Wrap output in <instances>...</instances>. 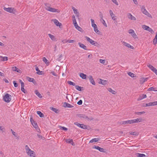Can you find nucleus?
<instances>
[{
  "instance_id": "obj_27",
  "label": "nucleus",
  "mask_w": 157,
  "mask_h": 157,
  "mask_svg": "<svg viewBox=\"0 0 157 157\" xmlns=\"http://www.w3.org/2000/svg\"><path fill=\"white\" fill-rule=\"evenodd\" d=\"M107 90L108 91H109L112 94H116V92H115V91L112 90L111 88H108L107 89Z\"/></svg>"
},
{
  "instance_id": "obj_24",
  "label": "nucleus",
  "mask_w": 157,
  "mask_h": 157,
  "mask_svg": "<svg viewBox=\"0 0 157 157\" xmlns=\"http://www.w3.org/2000/svg\"><path fill=\"white\" fill-rule=\"evenodd\" d=\"M153 44L155 45L157 43V32L156 33V35L155 37V38L153 39Z\"/></svg>"
},
{
  "instance_id": "obj_2",
  "label": "nucleus",
  "mask_w": 157,
  "mask_h": 157,
  "mask_svg": "<svg viewBox=\"0 0 157 157\" xmlns=\"http://www.w3.org/2000/svg\"><path fill=\"white\" fill-rule=\"evenodd\" d=\"M141 11L144 14L147 15L148 17H149L151 18H152V16L146 10L145 7L144 6H141Z\"/></svg>"
},
{
  "instance_id": "obj_43",
  "label": "nucleus",
  "mask_w": 157,
  "mask_h": 157,
  "mask_svg": "<svg viewBox=\"0 0 157 157\" xmlns=\"http://www.w3.org/2000/svg\"><path fill=\"white\" fill-rule=\"evenodd\" d=\"M147 31L151 33H154L153 30L151 28L149 27Z\"/></svg>"
},
{
  "instance_id": "obj_21",
  "label": "nucleus",
  "mask_w": 157,
  "mask_h": 157,
  "mask_svg": "<svg viewBox=\"0 0 157 157\" xmlns=\"http://www.w3.org/2000/svg\"><path fill=\"white\" fill-rule=\"evenodd\" d=\"M31 124L35 128H38V127L37 123L35 121H33Z\"/></svg>"
},
{
  "instance_id": "obj_64",
  "label": "nucleus",
  "mask_w": 157,
  "mask_h": 157,
  "mask_svg": "<svg viewBox=\"0 0 157 157\" xmlns=\"http://www.w3.org/2000/svg\"><path fill=\"white\" fill-rule=\"evenodd\" d=\"M11 132H12L13 135V136H15V135H16L15 132L12 129H11Z\"/></svg>"
},
{
  "instance_id": "obj_35",
  "label": "nucleus",
  "mask_w": 157,
  "mask_h": 157,
  "mask_svg": "<svg viewBox=\"0 0 157 157\" xmlns=\"http://www.w3.org/2000/svg\"><path fill=\"white\" fill-rule=\"evenodd\" d=\"M145 113V112L144 111L142 112H136L135 113L138 115H140L141 114H144Z\"/></svg>"
},
{
  "instance_id": "obj_58",
  "label": "nucleus",
  "mask_w": 157,
  "mask_h": 157,
  "mask_svg": "<svg viewBox=\"0 0 157 157\" xmlns=\"http://www.w3.org/2000/svg\"><path fill=\"white\" fill-rule=\"evenodd\" d=\"M82 101L81 100H80L77 102V104L78 105H81L82 104Z\"/></svg>"
},
{
  "instance_id": "obj_6",
  "label": "nucleus",
  "mask_w": 157,
  "mask_h": 157,
  "mask_svg": "<svg viewBox=\"0 0 157 157\" xmlns=\"http://www.w3.org/2000/svg\"><path fill=\"white\" fill-rule=\"evenodd\" d=\"M128 33L131 34L132 37L134 39L137 38L138 37L135 33L134 31L132 29H130L128 31Z\"/></svg>"
},
{
  "instance_id": "obj_45",
  "label": "nucleus",
  "mask_w": 157,
  "mask_h": 157,
  "mask_svg": "<svg viewBox=\"0 0 157 157\" xmlns=\"http://www.w3.org/2000/svg\"><path fill=\"white\" fill-rule=\"evenodd\" d=\"M76 29L81 32H82L83 30L82 28L78 26Z\"/></svg>"
},
{
  "instance_id": "obj_41",
  "label": "nucleus",
  "mask_w": 157,
  "mask_h": 157,
  "mask_svg": "<svg viewBox=\"0 0 157 157\" xmlns=\"http://www.w3.org/2000/svg\"><path fill=\"white\" fill-rule=\"evenodd\" d=\"M63 56L62 54L60 55L59 58H58V60L60 62H62L61 59H62Z\"/></svg>"
},
{
  "instance_id": "obj_59",
  "label": "nucleus",
  "mask_w": 157,
  "mask_h": 157,
  "mask_svg": "<svg viewBox=\"0 0 157 157\" xmlns=\"http://www.w3.org/2000/svg\"><path fill=\"white\" fill-rule=\"evenodd\" d=\"M40 117H44V114L42 113L40 111Z\"/></svg>"
},
{
  "instance_id": "obj_60",
  "label": "nucleus",
  "mask_w": 157,
  "mask_h": 157,
  "mask_svg": "<svg viewBox=\"0 0 157 157\" xmlns=\"http://www.w3.org/2000/svg\"><path fill=\"white\" fill-rule=\"evenodd\" d=\"M130 121H131V124L136 123L135 119L131 120H130Z\"/></svg>"
},
{
  "instance_id": "obj_19",
  "label": "nucleus",
  "mask_w": 157,
  "mask_h": 157,
  "mask_svg": "<svg viewBox=\"0 0 157 157\" xmlns=\"http://www.w3.org/2000/svg\"><path fill=\"white\" fill-rule=\"evenodd\" d=\"M4 10L5 11L9 12L10 13H12L13 11V9L12 8H4Z\"/></svg>"
},
{
  "instance_id": "obj_52",
  "label": "nucleus",
  "mask_w": 157,
  "mask_h": 157,
  "mask_svg": "<svg viewBox=\"0 0 157 157\" xmlns=\"http://www.w3.org/2000/svg\"><path fill=\"white\" fill-rule=\"evenodd\" d=\"M109 13L110 14L111 17L114 16V14H113V12H112V11L111 10H109Z\"/></svg>"
},
{
  "instance_id": "obj_1",
  "label": "nucleus",
  "mask_w": 157,
  "mask_h": 157,
  "mask_svg": "<svg viewBox=\"0 0 157 157\" xmlns=\"http://www.w3.org/2000/svg\"><path fill=\"white\" fill-rule=\"evenodd\" d=\"M45 8L47 10L52 12L59 13L60 11L59 10L55 8H52L51 7V5L48 3H45Z\"/></svg>"
},
{
  "instance_id": "obj_23",
  "label": "nucleus",
  "mask_w": 157,
  "mask_h": 157,
  "mask_svg": "<svg viewBox=\"0 0 157 157\" xmlns=\"http://www.w3.org/2000/svg\"><path fill=\"white\" fill-rule=\"evenodd\" d=\"M80 76L83 79H86V75L83 73H81L80 74Z\"/></svg>"
},
{
  "instance_id": "obj_15",
  "label": "nucleus",
  "mask_w": 157,
  "mask_h": 157,
  "mask_svg": "<svg viewBox=\"0 0 157 157\" xmlns=\"http://www.w3.org/2000/svg\"><path fill=\"white\" fill-rule=\"evenodd\" d=\"M12 70L13 71H16L19 73H21V70L18 68H17L16 67H12Z\"/></svg>"
},
{
  "instance_id": "obj_51",
  "label": "nucleus",
  "mask_w": 157,
  "mask_h": 157,
  "mask_svg": "<svg viewBox=\"0 0 157 157\" xmlns=\"http://www.w3.org/2000/svg\"><path fill=\"white\" fill-rule=\"evenodd\" d=\"M13 84H14V87H17L18 86V84L17 83H16V81H13Z\"/></svg>"
},
{
  "instance_id": "obj_62",
  "label": "nucleus",
  "mask_w": 157,
  "mask_h": 157,
  "mask_svg": "<svg viewBox=\"0 0 157 157\" xmlns=\"http://www.w3.org/2000/svg\"><path fill=\"white\" fill-rule=\"evenodd\" d=\"M36 70L37 71V73L39 75V70L38 67H36Z\"/></svg>"
},
{
  "instance_id": "obj_28",
  "label": "nucleus",
  "mask_w": 157,
  "mask_h": 157,
  "mask_svg": "<svg viewBox=\"0 0 157 157\" xmlns=\"http://www.w3.org/2000/svg\"><path fill=\"white\" fill-rule=\"evenodd\" d=\"M122 124L124 125L128 124H131L130 120L123 121L122 122Z\"/></svg>"
},
{
  "instance_id": "obj_46",
  "label": "nucleus",
  "mask_w": 157,
  "mask_h": 157,
  "mask_svg": "<svg viewBox=\"0 0 157 157\" xmlns=\"http://www.w3.org/2000/svg\"><path fill=\"white\" fill-rule=\"evenodd\" d=\"M94 31L96 32V33L99 34L100 33L99 31L97 29V28L94 29Z\"/></svg>"
},
{
  "instance_id": "obj_57",
  "label": "nucleus",
  "mask_w": 157,
  "mask_h": 157,
  "mask_svg": "<svg viewBox=\"0 0 157 157\" xmlns=\"http://www.w3.org/2000/svg\"><path fill=\"white\" fill-rule=\"evenodd\" d=\"M60 128L64 130L67 131V128L65 127L60 126Z\"/></svg>"
},
{
  "instance_id": "obj_34",
  "label": "nucleus",
  "mask_w": 157,
  "mask_h": 157,
  "mask_svg": "<svg viewBox=\"0 0 157 157\" xmlns=\"http://www.w3.org/2000/svg\"><path fill=\"white\" fill-rule=\"evenodd\" d=\"M33 79L34 78H31L27 76L26 77V80H27L29 82H32Z\"/></svg>"
},
{
  "instance_id": "obj_10",
  "label": "nucleus",
  "mask_w": 157,
  "mask_h": 157,
  "mask_svg": "<svg viewBox=\"0 0 157 157\" xmlns=\"http://www.w3.org/2000/svg\"><path fill=\"white\" fill-rule=\"evenodd\" d=\"M93 148L97 149L101 152H105V151L104 148H101L99 146H95L94 147H93Z\"/></svg>"
},
{
  "instance_id": "obj_39",
  "label": "nucleus",
  "mask_w": 157,
  "mask_h": 157,
  "mask_svg": "<svg viewBox=\"0 0 157 157\" xmlns=\"http://www.w3.org/2000/svg\"><path fill=\"white\" fill-rule=\"evenodd\" d=\"M142 27L144 29L147 30L149 27L145 25H142Z\"/></svg>"
},
{
  "instance_id": "obj_50",
  "label": "nucleus",
  "mask_w": 157,
  "mask_h": 157,
  "mask_svg": "<svg viewBox=\"0 0 157 157\" xmlns=\"http://www.w3.org/2000/svg\"><path fill=\"white\" fill-rule=\"evenodd\" d=\"M72 139H67L66 140V143H67L70 144V143L71 142V141H72Z\"/></svg>"
},
{
  "instance_id": "obj_29",
  "label": "nucleus",
  "mask_w": 157,
  "mask_h": 157,
  "mask_svg": "<svg viewBox=\"0 0 157 157\" xmlns=\"http://www.w3.org/2000/svg\"><path fill=\"white\" fill-rule=\"evenodd\" d=\"M136 155L138 157H146V155L144 154H140L139 153H137Z\"/></svg>"
},
{
  "instance_id": "obj_47",
  "label": "nucleus",
  "mask_w": 157,
  "mask_h": 157,
  "mask_svg": "<svg viewBox=\"0 0 157 157\" xmlns=\"http://www.w3.org/2000/svg\"><path fill=\"white\" fill-rule=\"evenodd\" d=\"M29 155L30 157H36L35 156V152H34V153H33V154H29V155Z\"/></svg>"
},
{
  "instance_id": "obj_56",
  "label": "nucleus",
  "mask_w": 157,
  "mask_h": 157,
  "mask_svg": "<svg viewBox=\"0 0 157 157\" xmlns=\"http://www.w3.org/2000/svg\"><path fill=\"white\" fill-rule=\"evenodd\" d=\"M21 90L22 92H23L24 93H26V91H25V89L24 87H21Z\"/></svg>"
},
{
  "instance_id": "obj_17",
  "label": "nucleus",
  "mask_w": 157,
  "mask_h": 157,
  "mask_svg": "<svg viewBox=\"0 0 157 157\" xmlns=\"http://www.w3.org/2000/svg\"><path fill=\"white\" fill-rule=\"evenodd\" d=\"M77 116L82 118H85V119H86V118H88V117L86 116L84 114H78L77 115Z\"/></svg>"
},
{
  "instance_id": "obj_38",
  "label": "nucleus",
  "mask_w": 157,
  "mask_h": 157,
  "mask_svg": "<svg viewBox=\"0 0 157 157\" xmlns=\"http://www.w3.org/2000/svg\"><path fill=\"white\" fill-rule=\"evenodd\" d=\"M1 58H2V61H6L8 60V57L6 56L3 57L2 56H1Z\"/></svg>"
},
{
  "instance_id": "obj_4",
  "label": "nucleus",
  "mask_w": 157,
  "mask_h": 157,
  "mask_svg": "<svg viewBox=\"0 0 157 157\" xmlns=\"http://www.w3.org/2000/svg\"><path fill=\"white\" fill-rule=\"evenodd\" d=\"M85 37L86 40L89 42L91 44L94 46H97V44H98V43L97 42L93 40L92 39H90L89 37L87 36H86Z\"/></svg>"
},
{
  "instance_id": "obj_44",
  "label": "nucleus",
  "mask_w": 157,
  "mask_h": 157,
  "mask_svg": "<svg viewBox=\"0 0 157 157\" xmlns=\"http://www.w3.org/2000/svg\"><path fill=\"white\" fill-rule=\"evenodd\" d=\"M148 79V78H141V81H142L143 83L147 81V80Z\"/></svg>"
},
{
  "instance_id": "obj_54",
  "label": "nucleus",
  "mask_w": 157,
  "mask_h": 157,
  "mask_svg": "<svg viewBox=\"0 0 157 157\" xmlns=\"http://www.w3.org/2000/svg\"><path fill=\"white\" fill-rule=\"evenodd\" d=\"M67 41L69 43H73L75 42V40H68Z\"/></svg>"
},
{
  "instance_id": "obj_3",
  "label": "nucleus",
  "mask_w": 157,
  "mask_h": 157,
  "mask_svg": "<svg viewBox=\"0 0 157 157\" xmlns=\"http://www.w3.org/2000/svg\"><path fill=\"white\" fill-rule=\"evenodd\" d=\"M11 97L10 94H7L3 97V100L6 102H9L11 100Z\"/></svg>"
},
{
  "instance_id": "obj_11",
  "label": "nucleus",
  "mask_w": 157,
  "mask_h": 157,
  "mask_svg": "<svg viewBox=\"0 0 157 157\" xmlns=\"http://www.w3.org/2000/svg\"><path fill=\"white\" fill-rule=\"evenodd\" d=\"M52 21H53L55 24L57 26H59L60 27L62 25V24L60 23H59L58 21L56 19L52 20Z\"/></svg>"
},
{
  "instance_id": "obj_40",
  "label": "nucleus",
  "mask_w": 157,
  "mask_h": 157,
  "mask_svg": "<svg viewBox=\"0 0 157 157\" xmlns=\"http://www.w3.org/2000/svg\"><path fill=\"white\" fill-rule=\"evenodd\" d=\"M128 74L129 76H131V77H134V74L130 72H128Z\"/></svg>"
},
{
  "instance_id": "obj_25",
  "label": "nucleus",
  "mask_w": 157,
  "mask_h": 157,
  "mask_svg": "<svg viewBox=\"0 0 157 157\" xmlns=\"http://www.w3.org/2000/svg\"><path fill=\"white\" fill-rule=\"evenodd\" d=\"M136 123H137L140 122H142L143 121L142 118L140 117L135 119Z\"/></svg>"
},
{
  "instance_id": "obj_16",
  "label": "nucleus",
  "mask_w": 157,
  "mask_h": 157,
  "mask_svg": "<svg viewBox=\"0 0 157 157\" xmlns=\"http://www.w3.org/2000/svg\"><path fill=\"white\" fill-rule=\"evenodd\" d=\"M147 97L146 94H143L140 95L139 97L137 99V101H139L141 100L142 99L144 98Z\"/></svg>"
},
{
  "instance_id": "obj_12",
  "label": "nucleus",
  "mask_w": 157,
  "mask_h": 157,
  "mask_svg": "<svg viewBox=\"0 0 157 157\" xmlns=\"http://www.w3.org/2000/svg\"><path fill=\"white\" fill-rule=\"evenodd\" d=\"M127 16L128 18L131 20H136V19L135 18V17L133 16L131 13H128L127 14Z\"/></svg>"
},
{
  "instance_id": "obj_61",
  "label": "nucleus",
  "mask_w": 157,
  "mask_h": 157,
  "mask_svg": "<svg viewBox=\"0 0 157 157\" xmlns=\"http://www.w3.org/2000/svg\"><path fill=\"white\" fill-rule=\"evenodd\" d=\"M92 26L94 28V29L98 28L97 25L95 24H92Z\"/></svg>"
},
{
  "instance_id": "obj_5",
  "label": "nucleus",
  "mask_w": 157,
  "mask_h": 157,
  "mask_svg": "<svg viewBox=\"0 0 157 157\" xmlns=\"http://www.w3.org/2000/svg\"><path fill=\"white\" fill-rule=\"evenodd\" d=\"M25 148L28 155L30 154H33V153H34V151L31 150L28 145H25Z\"/></svg>"
},
{
  "instance_id": "obj_22",
  "label": "nucleus",
  "mask_w": 157,
  "mask_h": 157,
  "mask_svg": "<svg viewBox=\"0 0 157 157\" xmlns=\"http://www.w3.org/2000/svg\"><path fill=\"white\" fill-rule=\"evenodd\" d=\"M99 140V138H95L94 139H92V140H91L90 141L89 143H93L94 142H97Z\"/></svg>"
},
{
  "instance_id": "obj_7",
  "label": "nucleus",
  "mask_w": 157,
  "mask_h": 157,
  "mask_svg": "<svg viewBox=\"0 0 157 157\" xmlns=\"http://www.w3.org/2000/svg\"><path fill=\"white\" fill-rule=\"evenodd\" d=\"M74 124L77 125L78 126L84 129H87V126L83 124H80L77 122L74 123Z\"/></svg>"
},
{
  "instance_id": "obj_55",
  "label": "nucleus",
  "mask_w": 157,
  "mask_h": 157,
  "mask_svg": "<svg viewBox=\"0 0 157 157\" xmlns=\"http://www.w3.org/2000/svg\"><path fill=\"white\" fill-rule=\"evenodd\" d=\"M116 5H118V3L117 2V0H111Z\"/></svg>"
},
{
  "instance_id": "obj_18",
  "label": "nucleus",
  "mask_w": 157,
  "mask_h": 157,
  "mask_svg": "<svg viewBox=\"0 0 157 157\" xmlns=\"http://www.w3.org/2000/svg\"><path fill=\"white\" fill-rule=\"evenodd\" d=\"M78 44L79 45V47L82 48L83 49H84L85 50H87V47L85 45H84L83 44H82L80 42H79L78 43Z\"/></svg>"
},
{
  "instance_id": "obj_48",
  "label": "nucleus",
  "mask_w": 157,
  "mask_h": 157,
  "mask_svg": "<svg viewBox=\"0 0 157 157\" xmlns=\"http://www.w3.org/2000/svg\"><path fill=\"white\" fill-rule=\"evenodd\" d=\"M72 9H73L74 13L75 14L77 13L78 12L77 10L76 9L75 7H73Z\"/></svg>"
},
{
  "instance_id": "obj_33",
  "label": "nucleus",
  "mask_w": 157,
  "mask_h": 157,
  "mask_svg": "<svg viewBox=\"0 0 157 157\" xmlns=\"http://www.w3.org/2000/svg\"><path fill=\"white\" fill-rule=\"evenodd\" d=\"M148 90L149 91H157L156 88H154L153 87H151L148 89Z\"/></svg>"
},
{
  "instance_id": "obj_36",
  "label": "nucleus",
  "mask_w": 157,
  "mask_h": 157,
  "mask_svg": "<svg viewBox=\"0 0 157 157\" xmlns=\"http://www.w3.org/2000/svg\"><path fill=\"white\" fill-rule=\"evenodd\" d=\"M67 83L70 85H72L73 86H76L75 83L71 81H68L67 82Z\"/></svg>"
},
{
  "instance_id": "obj_26",
  "label": "nucleus",
  "mask_w": 157,
  "mask_h": 157,
  "mask_svg": "<svg viewBox=\"0 0 157 157\" xmlns=\"http://www.w3.org/2000/svg\"><path fill=\"white\" fill-rule=\"evenodd\" d=\"M50 109L51 110L56 113H58L59 112V110L57 109L52 107H50Z\"/></svg>"
},
{
  "instance_id": "obj_9",
  "label": "nucleus",
  "mask_w": 157,
  "mask_h": 157,
  "mask_svg": "<svg viewBox=\"0 0 157 157\" xmlns=\"http://www.w3.org/2000/svg\"><path fill=\"white\" fill-rule=\"evenodd\" d=\"M90 82L93 85H95V82L92 76L91 75H89L88 77Z\"/></svg>"
},
{
  "instance_id": "obj_13",
  "label": "nucleus",
  "mask_w": 157,
  "mask_h": 157,
  "mask_svg": "<svg viewBox=\"0 0 157 157\" xmlns=\"http://www.w3.org/2000/svg\"><path fill=\"white\" fill-rule=\"evenodd\" d=\"M63 107L65 108L67 107V108H72L74 106L73 105H71L67 102H65L64 103Z\"/></svg>"
},
{
  "instance_id": "obj_32",
  "label": "nucleus",
  "mask_w": 157,
  "mask_h": 157,
  "mask_svg": "<svg viewBox=\"0 0 157 157\" xmlns=\"http://www.w3.org/2000/svg\"><path fill=\"white\" fill-rule=\"evenodd\" d=\"M147 66L153 72L156 69V68H155L153 66L150 64L148 65Z\"/></svg>"
},
{
  "instance_id": "obj_42",
  "label": "nucleus",
  "mask_w": 157,
  "mask_h": 157,
  "mask_svg": "<svg viewBox=\"0 0 157 157\" xmlns=\"http://www.w3.org/2000/svg\"><path fill=\"white\" fill-rule=\"evenodd\" d=\"M130 134L131 135L137 136L138 134V133L137 132H131Z\"/></svg>"
},
{
  "instance_id": "obj_20",
  "label": "nucleus",
  "mask_w": 157,
  "mask_h": 157,
  "mask_svg": "<svg viewBox=\"0 0 157 157\" xmlns=\"http://www.w3.org/2000/svg\"><path fill=\"white\" fill-rule=\"evenodd\" d=\"M75 87V89L78 91H82L83 90V87L80 86L78 85H76Z\"/></svg>"
},
{
  "instance_id": "obj_30",
  "label": "nucleus",
  "mask_w": 157,
  "mask_h": 157,
  "mask_svg": "<svg viewBox=\"0 0 157 157\" xmlns=\"http://www.w3.org/2000/svg\"><path fill=\"white\" fill-rule=\"evenodd\" d=\"M100 21H101V22L103 24V25L105 27H107V25L105 21V20L103 19V18L100 19Z\"/></svg>"
},
{
  "instance_id": "obj_8",
  "label": "nucleus",
  "mask_w": 157,
  "mask_h": 157,
  "mask_svg": "<svg viewBox=\"0 0 157 157\" xmlns=\"http://www.w3.org/2000/svg\"><path fill=\"white\" fill-rule=\"evenodd\" d=\"M122 43L125 46L128 48H129L132 49H134V48L133 47L130 45L129 44L123 41Z\"/></svg>"
},
{
  "instance_id": "obj_14",
  "label": "nucleus",
  "mask_w": 157,
  "mask_h": 157,
  "mask_svg": "<svg viewBox=\"0 0 157 157\" xmlns=\"http://www.w3.org/2000/svg\"><path fill=\"white\" fill-rule=\"evenodd\" d=\"M107 82V80H104L100 79V81L98 82V83L99 84H102L104 85L106 84Z\"/></svg>"
},
{
  "instance_id": "obj_31",
  "label": "nucleus",
  "mask_w": 157,
  "mask_h": 157,
  "mask_svg": "<svg viewBox=\"0 0 157 157\" xmlns=\"http://www.w3.org/2000/svg\"><path fill=\"white\" fill-rule=\"evenodd\" d=\"M43 61L45 63V64L47 65H48V60L45 57H44L42 58Z\"/></svg>"
},
{
  "instance_id": "obj_49",
  "label": "nucleus",
  "mask_w": 157,
  "mask_h": 157,
  "mask_svg": "<svg viewBox=\"0 0 157 157\" xmlns=\"http://www.w3.org/2000/svg\"><path fill=\"white\" fill-rule=\"evenodd\" d=\"M50 73L55 76L57 77L58 76V75L56 74L53 71H51Z\"/></svg>"
},
{
  "instance_id": "obj_37",
  "label": "nucleus",
  "mask_w": 157,
  "mask_h": 157,
  "mask_svg": "<svg viewBox=\"0 0 157 157\" xmlns=\"http://www.w3.org/2000/svg\"><path fill=\"white\" fill-rule=\"evenodd\" d=\"M49 36L51 38L52 40H54L55 39V37L54 36L50 34H48Z\"/></svg>"
},
{
  "instance_id": "obj_63",
  "label": "nucleus",
  "mask_w": 157,
  "mask_h": 157,
  "mask_svg": "<svg viewBox=\"0 0 157 157\" xmlns=\"http://www.w3.org/2000/svg\"><path fill=\"white\" fill-rule=\"evenodd\" d=\"M35 93L37 95V96L39 97V93L37 90L35 91Z\"/></svg>"
},
{
  "instance_id": "obj_53",
  "label": "nucleus",
  "mask_w": 157,
  "mask_h": 157,
  "mask_svg": "<svg viewBox=\"0 0 157 157\" xmlns=\"http://www.w3.org/2000/svg\"><path fill=\"white\" fill-rule=\"evenodd\" d=\"M99 62L100 63L104 64L105 62V59H100L99 60Z\"/></svg>"
}]
</instances>
